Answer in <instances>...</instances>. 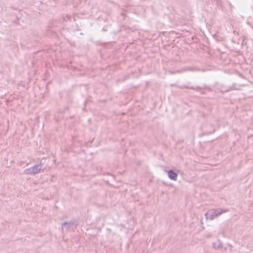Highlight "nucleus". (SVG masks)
Listing matches in <instances>:
<instances>
[{"label":"nucleus","mask_w":253,"mask_h":253,"mask_svg":"<svg viewBox=\"0 0 253 253\" xmlns=\"http://www.w3.org/2000/svg\"><path fill=\"white\" fill-rule=\"evenodd\" d=\"M227 210H222L221 209H212L209 210L206 214L205 216L207 219L212 220L215 217L221 214L222 213L226 212Z\"/></svg>","instance_id":"1"},{"label":"nucleus","mask_w":253,"mask_h":253,"mask_svg":"<svg viewBox=\"0 0 253 253\" xmlns=\"http://www.w3.org/2000/svg\"><path fill=\"white\" fill-rule=\"evenodd\" d=\"M42 168V164L40 162L39 164L36 165L34 166L26 169L24 171L25 174H35L38 173Z\"/></svg>","instance_id":"2"},{"label":"nucleus","mask_w":253,"mask_h":253,"mask_svg":"<svg viewBox=\"0 0 253 253\" xmlns=\"http://www.w3.org/2000/svg\"><path fill=\"white\" fill-rule=\"evenodd\" d=\"M167 172L169 179L174 181L177 180V174L172 170H167Z\"/></svg>","instance_id":"3"},{"label":"nucleus","mask_w":253,"mask_h":253,"mask_svg":"<svg viewBox=\"0 0 253 253\" xmlns=\"http://www.w3.org/2000/svg\"><path fill=\"white\" fill-rule=\"evenodd\" d=\"M73 224V222L72 221L70 222H65L62 224V227H66V228H69L71 226H72Z\"/></svg>","instance_id":"4"}]
</instances>
